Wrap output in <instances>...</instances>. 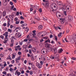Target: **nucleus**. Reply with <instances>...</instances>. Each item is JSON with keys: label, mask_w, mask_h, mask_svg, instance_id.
I'll return each mask as SVG.
<instances>
[{"label": "nucleus", "mask_w": 76, "mask_h": 76, "mask_svg": "<svg viewBox=\"0 0 76 76\" xmlns=\"http://www.w3.org/2000/svg\"><path fill=\"white\" fill-rule=\"evenodd\" d=\"M52 50H53L54 54H56V53L57 52V49L56 48H50V47L48 48V49L47 51L48 52H51Z\"/></svg>", "instance_id": "obj_1"}, {"label": "nucleus", "mask_w": 76, "mask_h": 76, "mask_svg": "<svg viewBox=\"0 0 76 76\" xmlns=\"http://www.w3.org/2000/svg\"><path fill=\"white\" fill-rule=\"evenodd\" d=\"M43 2H45V8L48 7H49V2L48 1H46L45 0H43Z\"/></svg>", "instance_id": "obj_2"}, {"label": "nucleus", "mask_w": 76, "mask_h": 76, "mask_svg": "<svg viewBox=\"0 0 76 76\" xmlns=\"http://www.w3.org/2000/svg\"><path fill=\"white\" fill-rule=\"evenodd\" d=\"M57 6V5L55 4V5H52L51 6V8L52 9H53V10H55V11H56L57 10V7H56V6Z\"/></svg>", "instance_id": "obj_3"}, {"label": "nucleus", "mask_w": 76, "mask_h": 76, "mask_svg": "<svg viewBox=\"0 0 76 76\" xmlns=\"http://www.w3.org/2000/svg\"><path fill=\"white\" fill-rule=\"evenodd\" d=\"M68 17L69 21H72L73 20V17L71 15H68Z\"/></svg>", "instance_id": "obj_4"}, {"label": "nucleus", "mask_w": 76, "mask_h": 76, "mask_svg": "<svg viewBox=\"0 0 76 76\" xmlns=\"http://www.w3.org/2000/svg\"><path fill=\"white\" fill-rule=\"evenodd\" d=\"M3 4L4 6H6L7 4V0H4L3 1Z\"/></svg>", "instance_id": "obj_5"}, {"label": "nucleus", "mask_w": 76, "mask_h": 76, "mask_svg": "<svg viewBox=\"0 0 76 76\" xmlns=\"http://www.w3.org/2000/svg\"><path fill=\"white\" fill-rule=\"evenodd\" d=\"M19 72V71H18V70H16L15 73V75H17L18 76H19L21 74L20 72Z\"/></svg>", "instance_id": "obj_6"}, {"label": "nucleus", "mask_w": 76, "mask_h": 76, "mask_svg": "<svg viewBox=\"0 0 76 76\" xmlns=\"http://www.w3.org/2000/svg\"><path fill=\"white\" fill-rule=\"evenodd\" d=\"M36 65L39 69H41L42 67L41 65L38 63H36Z\"/></svg>", "instance_id": "obj_7"}, {"label": "nucleus", "mask_w": 76, "mask_h": 76, "mask_svg": "<svg viewBox=\"0 0 76 76\" xmlns=\"http://www.w3.org/2000/svg\"><path fill=\"white\" fill-rule=\"evenodd\" d=\"M60 20H61V23L63 24L65 22L64 20H65V19L63 18H61L60 19Z\"/></svg>", "instance_id": "obj_8"}, {"label": "nucleus", "mask_w": 76, "mask_h": 76, "mask_svg": "<svg viewBox=\"0 0 76 76\" xmlns=\"http://www.w3.org/2000/svg\"><path fill=\"white\" fill-rule=\"evenodd\" d=\"M50 44H48V43H46L45 44V47L46 48H50Z\"/></svg>", "instance_id": "obj_9"}, {"label": "nucleus", "mask_w": 76, "mask_h": 76, "mask_svg": "<svg viewBox=\"0 0 76 76\" xmlns=\"http://www.w3.org/2000/svg\"><path fill=\"white\" fill-rule=\"evenodd\" d=\"M16 53H13V54H12V59H14L15 58V55H16Z\"/></svg>", "instance_id": "obj_10"}, {"label": "nucleus", "mask_w": 76, "mask_h": 76, "mask_svg": "<svg viewBox=\"0 0 76 76\" xmlns=\"http://www.w3.org/2000/svg\"><path fill=\"white\" fill-rule=\"evenodd\" d=\"M31 50L32 52L35 53V52H36V51H37V48H32Z\"/></svg>", "instance_id": "obj_11"}, {"label": "nucleus", "mask_w": 76, "mask_h": 76, "mask_svg": "<svg viewBox=\"0 0 76 76\" xmlns=\"http://www.w3.org/2000/svg\"><path fill=\"white\" fill-rule=\"evenodd\" d=\"M3 16L4 17V16H5L6 15V11H4L3 12Z\"/></svg>", "instance_id": "obj_12"}, {"label": "nucleus", "mask_w": 76, "mask_h": 76, "mask_svg": "<svg viewBox=\"0 0 76 76\" xmlns=\"http://www.w3.org/2000/svg\"><path fill=\"white\" fill-rule=\"evenodd\" d=\"M31 60H32V61H34V56L31 55Z\"/></svg>", "instance_id": "obj_13"}, {"label": "nucleus", "mask_w": 76, "mask_h": 76, "mask_svg": "<svg viewBox=\"0 0 76 76\" xmlns=\"http://www.w3.org/2000/svg\"><path fill=\"white\" fill-rule=\"evenodd\" d=\"M42 26L41 25L39 26L38 28V29L39 30H40V29H42Z\"/></svg>", "instance_id": "obj_14"}, {"label": "nucleus", "mask_w": 76, "mask_h": 76, "mask_svg": "<svg viewBox=\"0 0 76 76\" xmlns=\"http://www.w3.org/2000/svg\"><path fill=\"white\" fill-rule=\"evenodd\" d=\"M45 52V54L47 53V50L45 48H43L42 49Z\"/></svg>", "instance_id": "obj_15"}, {"label": "nucleus", "mask_w": 76, "mask_h": 76, "mask_svg": "<svg viewBox=\"0 0 76 76\" xmlns=\"http://www.w3.org/2000/svg\"><path fill=\"white\" fill-rule=\"evenodd\" d=\"M48 42L49 43H51V42H50V40L49 39H48V40H46L45 42V43H46V42Z\"/></svg>", "instance_id": "obj_16"}, {"label": "nucleus", "mask_w": 76, "mask_h": 76, "mask_svg": "<svg viewBox=\"0 0 76 76\" xmlns=\"http://www.w3.org/2000/svg\"><path fill=\"white\" fill-rule=\"evenodd\" d=\"M31 68H32V69L34 70H35V65L33 64V66H31Z\"/></svg>", "instance_id": "obj_17"}, {"label": "nucleus", "mask_w": 76, "mask_h": 76, "mask_svg": "<svg viewBox=\"0 0 76 76\" xmlns=\"http://www.w3.org/2000/svg\"><path fill=\"white\" fill-rule=\"evenodd\" d=\"M8 34H9V32L7 31L3 34V35H4V36H5V35H8Z\"/></svg>", "instance_id": "obj_18"}, {"label": "nucleus", "mask_w": 76, "mask_h": 76, "mask_svg": "<svg viewBox=\"0 0 76 76\" xmlns=\"http://www.w3.org/2000/svg\"><path fill=\"white\" fill-rule=\"evenodd\" d=\"M29 31V28L28 27H26L25 29V31L28 32Z\"/></svg>", "instance_id": "obj_19"}, {"label": "nucleus", "mask_w": 76, "mask_h": 76, "mask_svg": "<svg viewBox=\"0 0 76 76\" xmlns=\"http://www.w3.org/2000/svg\"><path fill=\"white\" fill-rule=\"evenodd\" d=\"M27 24L26 23L23 24L21 25V27H23L24 26H27Z\"/></svg>", "instance_id": "obj_20"}, {"label": "nucleus", "mask_w": 76, "mask_h": 76, "mask_svg": "<svg viewBox=\"0 0 76 76\" xmlns=\"http://www.w3.org/2000/svg\"><path fill=\"white\" fill-rule=\"evenodd\" d=\"M63 51V50L62 48H61L60 50L58 51L59 53H61L62 51Z\"/></svg>", "instance_id": "obj_21"}, {"label": "nucleus", "mask_w": 76, "mask_h": 76, "mask_svg": "<svg viewBox=\"0 0 76 76\" xmlns=\"http://www.w3.org/2000/svg\"><path fill=\"white\" fill-rule=\"evenodd\" d=\"M58 5L60 6V5H62V2L61 1H59L58 3Z\"/></svg>", "instance_id": "obj_22"}, {"label": "nucleus", "mask_w": 76, "mask_h": 76, "mask_svg": "<svg viewBox=\"0 0 76 76\" xmlns=\"http://www.w3.org/2000/svg\"><path fill=\"white\" fill-rule=\"evenodd\" d=\"M17 29H19V30H20L21 29V28L20 27H17L15 29V31H16Z\"/></svg>", "instance_id": "obj_23"}, {"label": "nucleus", "mask_w": 76, "mask_h": 76, "mask_svg": "<svg viewBox=\"0 0 76 76\" xmlns=\"http://www.w3.org/2000/svg\"><path fill=\"white\" fill-rule=\"evenodd\" d=\"M8 39H9L7 37H5V38L4 39V41H7Z\"/></svg>", "instance_id": "obj_24"}, {"label": "nucleus", "mask_w": 76, "mask_h": 76, "mask_svg": "<svg viewBox=\"0 0 76 76\" xmlns=\"http://www.w3.org/2000/svg\"><path fill=\"white\" fill-rule=\"evenodd\" d=\"M61 34H62V33L60 32L59 34H58V37H60L61 36Z\"/></svg>", "instance_id": "obj_25"}, {"label": "nucleus", "mask_w": 76, "mask_h": 76, "mask_svg": "<svg viewBox=\"0 0 76 76\" xmlns=\"http://www.w3.org/2000/svg\"><path fill=\"white\" fill-rule=\"evenodd\" d=\"M15 48V51H18V47L17 46H15V47H14Z\"/></svg>", "instance_id": "obj_26"}, {"label": "nucleus", "mask_w": 76, "mask_h": 76, "mask_svg": "<svg viewBox=\"0 0 76 76\" xmlns=\"http://www.w3.org/2000/svg\"><path fill=\"white\" fill-rule=\"evenodd\" d=\"M10 22H7V27H9L10 25Z\"/></svg>", "instance_id": "obj_27"}, {"label": "nucleus", "mask_w": 76, "mask_h": 76, "mask_svg": "<svg viewBox=\"0 0 76 76\" xmlns=\"http://www.w3.org/2000/svg\"><path fill=\"white\" fill-rule=\"evenodd\" d=\"M42 53L43 54H45V52L42 49Z\"/></svg>", "instance_id": "obj_28"}, {"label": "nucleus", "mask_w": 76, "mask_h": 76, "mask_svg": "<svg viewBox=\"0 0 76 76\" xmlns=\"http://www.w3.org/2000/svg\"><path fill=\"white\" fill-rule=\"evenodd\" d=\"M11 42L12 44H14V39H12L11 40Z\"/></svg>", "instance_id": "obj_29"}, {"label": "nucleus", "mask_w": 76, "mask_h": 76, "mask_svg": "<svg viewBox=\"0 0 76 76\" xmlns=\"http://www.w3.org/2000/svg\"><path fill=\"white\" fill-rule=\"evenodd\" d=\"M0 38H1L2 39H4V36H3L1 35L0 36Z\"/></svg>", "instance_id": "obj_30"}, {"label": "nucleus", "mask_w": 76, "mask_h": 76, "mask_svg": "<svg viewBox=\"0 0 76 76\" xmlns=\"http://www.w3.org/2000/svg\"><path fill=\"white\" fill-rule=\"evenodd\" d=\"M3 74H4V75H6V74H7V72L5 71H4L2 72Z\"/></svg>", "instance_id": "obj_31"}, {"label": "nucleus", "mask_w": 76, "mask_h": 76, "mask_svg": "<svg viewBox=\"0 0 76 76\" xmlns=\"http://www.w3.org/2000/svg\"><path fill=\"white\" fill-rule=\"evenodd\" d=\"M64 13L65 16H66L67 15V13H66V11L64 10Z\"/></svg>", "instance_id": "obj_32"}, {"label": "nucleus", "mask_w": 76, "mask_h": 76, "mask_svg": "<svg viewBox=\"0 0 76 76\" xmlns=\"http://www.w3.org/2000/svg\"><path fill=\"white\" fill-rule=\"evenodd\" d=\"M30 75H32V74H33V72H32V71H30Z\"/></svg>", "instance_id": "obj_33"}, {"label": "nucleus", "mask_w": 76, "mask_h": 76, "mask_svg": "<svg viewBox=\"0 0 76 76\" xmlns=\"http://www.w3.org/2000/svg\"><path fill=\"white\" fill-rule=\"evenodd\" d=\"M71 59L72 60H76V58H74V57H72Z\"/></svg>", "instance_id": "obj_34"}, {"label": "nucleus", "mask_w": 76, "mask_h": 76, "mask_svg": "<svg viewBox=\"0 0 76 76\" xmlns=\"http://www.w3.org/2000/svg\"><path fill=\"white\" fill-rule=\"evenodd\" d=\"M10 4H11V6H12L13 4V3L12 1H11L10 2Z\"/></svg>", "instance_id": "obj_35"}, {"label": "nucleus", "mask_w": 76, "mask_h": 76, "mask_svg": "<svg viewBox=\"0 0 76 76\" xmlns=\"http://www.w3.org/2000/svg\"><path fill=\"white\" fill-rule=\"evenodd\" d=\"M18 20V18H16L14 19V20L15 21H17Z\"/></svg>", "instance_id": "obj_36"}, {"label": "nucleus", "mask_w": 76, "mask_h": 76, "mask_svg": "<svg viewBox=\"0 0 76 76\" xmlns=\"http://www.w3.org/2000/svg\"><path fill=\"white\" fill-rule=\"evenodd\" d=\"M39 11L40 13H41V12H42V9L41 8L39 9Z\"/></svg>", "instance_id": "obj_37"}, {"label": "nucleus", "mask_w": 76, "mask_h": 76, "mask_svg": "<svg viewBox=\"0 0 76 76\" xmlns=\"http://www.w3.org/2000/svg\"><path fill=\"white\" fill-rule=\"evenodd\" d=\"M55 38L56 41H57V37L55 36Z\"/></svg>", "instance_id": "obj_38"}, {"label": "nucleus", "mask_w": 76, "mask_h": 76, "mask_svg": "<svg viewBox=\"0 0 76 76\" xmlns=\"http://www.w3.org/2000/svg\"><path fill=\"white\" fill-rule=\"evenodd\" d=\"M19 12H17L16 13V15L17 16H19Z\"/></svg>", "instance_id": "obj_39"}, {"label": "nucleus", "mask_w": 76, "mask_h": 76, "mask_svg": "<svg viewBox=\"0 0 76 76\" xmlns=\"http://www.w3.org/2000/svg\"><path fill=\"white\" fill-rule=\"evenodd\" d=\"M7 76H12V75L10 73L7 74Z\"/></svg>", "instance_id": "obj_40"}, {"label": "nucleus", "mask_w": 76, "mask_h": 76, "mask_svg": "<svg viewBox=\"0 0 76 76\" xmlns=\"http://www.w3.org/2000/svg\"><path fill=\"white\" fill-rule=\"evenodd\" d=\"M21 54H22V53H21V52L20 51H19L18 52V55H21Z\"/></svg>", "instance_id": "obj_41"}, {"label": "nucleus", "mask_w": 76, "mask_h": 76, "mask_svg": "<svg viewBox=\"0 0 76 76\" xmlns=\"http://www.w3.org/2000/svg\"><path fill=\"white\" fill-rule=\"evenodd\" d=\"M28 41V40L27 39H25L24 40V42H27Z\"/></svg>", "instance_id": "obj_42"}, {"label": "nucleus", "mask_w": 76, "mask_h": 76, "mask_svg": "<svg viewBox=\"0 0 76 76\" xmlns=\"http://www.w3.org/2000/svg\"><path fill=\"white\" fill-rule=\"evenodd\" d=\"M31 7H32V8H34V7H35V6L34 5V6L33 5H31Z\"/></svg>", "instance_id": "obj_43"}, {"label": "nucleus", "mask_w": 76, "mask_h": 76, "mask_svg": "<svg viewBox=\"0 0 76 76\" xmlns=\"http://www.w3.org/2000/svg\"><path fill=\"white\" fill-rule=\"evenodd\" d=\"M40 64H41V65H43V62L42 61H40Z\"/></svg>", "instance_id": "obj_44"}, {"label": "nucleus", "mask_w": 76, "mask_h": 76, "mask_svg": "<svg viewBox=\"0 0 76 76\" xmlns=\"http://www.w3.org/2000/svg\"><path fill=\"white\" fill-rule=\"evenodd\" d=\"M29 54L32 53V50H31V49H30L29 50Z\"/></svg>", "instance_id": "obj_45"}, {"label": "nucleus", "mask_w": 76, "mask_h": 76, "mask_svg": "<svg viewBox=\"0 0 76 76\" xmlns=\"http://www.w3.org/2000/svg\"><path fill=\"white\" fill-rule=\"evenodd\" d=\"M3 29L4 31H7V28H3Z\"/></svg>", "instance_id": "obj_46"}, {"label": "nucleus", "mask_w": 76, "mask_h": 76, "mask_svg": "<svg viewBox=\"0 0 76 76\" xmlns=\"http://www.w3.org/2000/svg\"><path fill=\"white\" fill-rule=\"evenodd\" d=\"M43 41H44V39H42L40 40V42H43Z\"/></svg>", "instance_id": "obj_47"}, {"label": "nucleus", "mask_w": 76, "mask_h": 76, "mask_svg": "<svg viewBox=\"0 0 76 76\" xmlns=\"http://www.w3.org/2000/svg\"><path fill=\"white\" fill-rule=\"evenodd\" d=\"M7 20H8L7 21V22H10V19L9 18H8L7 19Z\"/></svg>", "instance_id": "obj_48"}, {"label": "nucleus", "mask_w": 76, "mask_h": 76, "mask_svg": "<svg viewBox=\"0 0 76 76\" xmlns=\"http://www.w3.org/2000/svg\"><path fill=\"white\" fill-rule=\"evenodd\" d=\"M24 23V22L23 21H21L20 22V23L21 24H22Z\"/></svg>", "instance_id": "obj_49"}, {"label": "nucleus", "mask_w": 76, "mask_h": 76, "mask_svg": "<svg viewBox=\"0 0 76 76\" xmlns=\"http://www.w3.org/2000/svg\"><path fill=\"white\" fill-rule=\"evenodd\" d=\"M43 39H48V38H47V37H43Z\"/></svg>", "instance_id": "obj_50"}, {"label": "nucleus", "mask_w": 76, "mask_h": 76, "mask_svg": "<svg viewBox=\"0 0 76 76\" xmlns=\"http://www.w3.org/2000/svg\"><path fill=\"white\" fill-rule=\"evenodd\" d=\"M19 21H17L16 22H15V24H19Z\"/></svg>", "instance_id": "obj_51"}, {"label": "nucleus", "mask_w": 76, "mask_h": 76, "mask_svg": "<svg viewBox=\"0 0 76 76\" xmlns=\"http://www.w3.org/2000/svg\"><path fill=\"white\" fill-rule=\"evenodd\" d=\"M20 19H24V18L22 17V16H21L20 17Z\"/></svg>", "instance_id": "obj_52"}, {"label": "nucleus", "mask_w": 76, "mask_h": 76, "mask_svg": "<svg viewBox=\"0 0 76 76\" xmlns=\"http://www.w3.org/2000/svg\"><path fill=\"white\" fill-rule=\"evenodd\" d=\"M28 40L29 41L31 42V41L33 40V39H31L29 38V39H28Z\"/></svg>", "instance_id": "obj_53"}, {"label": "nucleus", "mask_w": 76, "mask_h": 76, "mask_svg": "<svg viewBox=\"0 0 76 76\" xmlns=\"http://www.w3.org/2000/svg\"><path fill=\"white\" fill-rule=\"evenodd\" d=\"M53 35L50 34V38H53Z\"/></svg>", "instance_id": "obj_54"}, {"label": "nucleus", "mask_w": 76, "mask_h": 76, "mask_svg": "<svg viewBox=\"0 0 76 76\" xmlns=\"http://www.w3.org/2000/svg\"><path fill=\"white\" fill-rule=\"evenodd\" d=\"M3 25L4 26H6L7 25V24L6 23H4Z\"/></svg>", "instance_id": "obj_55"}, {"label": "nucleus", "mask_w": 76, "mask_h": 76, "mask_svg": "<svg viewBox=\"0 0 76 76\" xmlns=\"http://www.w3.org/2000/svg\"><path fill=\"white\" fill-rule=\"evenodd\" d=\"M12 70H13V69H12V68H10V72H12Z\"/></svg>", "instance_id": "obj_56"}, {"label": "nucleus", "mask_w": 76, "mask_h": 76, "mask_svg": "<svg viewBox=\"0 0 76 76\" xmlns=\"http://www.w3.org/2000/svg\"><path fill=\"white\" fill-rule=\"evenodd\" d=\"M11 62H12V64H13V63H15V61L14 60H12L11 61Z\"/></svg>", "instance_id": "obj_57"}, {"label": "nucleus", "mask_w": 76, "mask_h": 76, "mask_svg": "<svg viewBox=\"0 0 76 76\" xmlns=\"http://www.w3.org/2000/svg\"><path fill=\"white\" fill-rule=\"evenodd\" d=\"M59 57V56L58 55H56V56L55 58H57Z\"/></svg>", "instance_id": "obj_58"}, {"label": "nucleus", "mask_w": 76, "mask_h": 76, "mask_svg": "<svg viewBox=\"0 0 76 76\" xmlns=\"http://www.w3.org/2000/svg\"><path fill=\"white\" fill-rule=\"evenodd\" d=\"M57 28L58 29H59L60 30H61V28L60 27H59V26H57Z\"/></svg>", "instance_id": "obj_59"}, {"label": "nucleus", "mask_w": 76, "mask_h": 76, "mask_svg": "<svg viewBox=\"0 0 76 76\" xmlns=\"http://www.w3.org/2000/svg\"><path fill=\"white\" fill-rule=\"evenodd\" d=\"M51 44H55V42H54L53 40H52L51 41Z\"/></svg>", "instance_id": "obj_60"}, {"label": "nucleus", "mask_w": 76, "mask_h": 76, "mask_svg": "<svg viewBox=\"0 0 76 76\" xmlns=\"http://www.w3.org/2000/svg\"><path fill=\"white\" fill-rule=\"evenodd\" d=\"M28 48H32V46L29 45L28 47Z\"/></svg>", "instance_id": "obj_61"}, {"label": "nucleus", "mask_w": 76, "mask_h": 76, "mask_svg": "<svg viewBox=\"0 0 76 76\" xmlns=\"http://www.w3.org/2000/svg\"><path fill=\"white\" fill-rule=\"evenodd\" d=\"M30 12H32V11H33V10H34L33 9L31 8H30Z\"/></svg>", "instance_id": "obj_62"}, {"label": "nucleus", "mask_w": 76, "mask_h": 76, "mask_svg": "<svg viewBox=\"0 0 76 76\" xmlns=\"http://www.w3.org/2000/svg\"><path fill=\"white\" fill-rule=\"evenodd\" d=\"M32 35L33 36H35L36 35V33H33L32 34Z\"/></svg>", "instance_id": "obj_63"}, {"label": "nucleus", "mask_w": 76, "mask_h": 76, "mask_svg": "<svg viewBox=\"0 0 76 76\" xmlns=\"http://www.w3.org/2000/svg\"><path fill=\"white\" fill-rule=\"evenodd\" d=\"M8 32H11V30L10 28L8 29Z\"/></svg>", "instance_id": "obj_64"}]
</instances>
